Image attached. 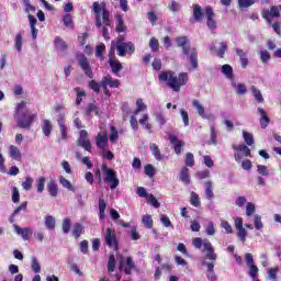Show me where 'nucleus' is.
<instances>
[{
  "label": "nucleus",
  "instance_id": "nucleus-1",
  "mask_svg": "<svg viewBox=\"0 0 281 281\" xmlns=\"http://www.w3.org/2000/svg\"><path fill=\"white\" fill-rule=\"evenodd\" d=\"M94 16H95V27L100 30L102 27V34L105 41H110L109 29L113 27V20H111V11L106 9L105 3L93 2L92 4Z\"/></svg>",
  "mask_w": 281,
  "mask_h": 281
},
{
  "label": "nucleus",
  "instance_id": "nucleus-2",
  "mask_svg": "<svg viewBox=\"0 0 281 281\" xmlns=\"http://www.w3.org/2000/svg\"><path fill=\"white\" fill-rule=\"evenodd\" d=\"M158 80L167 82V86H169L172 91L179 92L183 86L188 85V72H181L179 76L172 71L160 72Z\"/></svg>",
  "mask_w": 281,
  "mask_h": 281
},
{
  "label": "nucleus",
  "instance_id": "nucleus-3",
  "mask_svg": "<svg viewBox=\"0 0 281 281\" xmlns=\"http://www.w3.org/2000/svg\"><path fill=\"white\" fill-rule=\"evenodd\" d=\"M25 106H27L25 101L20 102L16 106V113L14 117L19 128L30 131V128H32V124H34V120H36V114H32L25 111Z\"/></svg>",
  "mask_w": 281,
  "mask_h": 281
},
{
  "label": "nucleus",
  "instance_id": "nucleus-4",
  "mask_svg": "<svg viewBox=\"0 0 281 281\" xmlns=\"http://www.w3.org/2000/svg\"><path fill=\"white\" fill-rule=\"evenodd\" d=\"M233 150H236L234 157L237 164H240V161H243V157H251V149H249V147L245 144L233 145Z\"/></svg>",
  "mask_w": 281,
  "mask_h": 281
},
{
  "label": "nucleus",
  "instance_id": "nucleus-5",
  "mask_svg": "<svg viewBox=\"0 0 281 281\" xmlns=\"http://www.w3.org/2000/svg\"><path fill=\"white\" fill-rule=\"evenodd\" d=\"M116 50L119 56L124 57L126 54H135V44L132 42L124 43L122 40L116 41Z\"/></svg>",
  "mask_w": 281,
  "mask_h": 281
},
{
  "label": "nucleus",
  "instance_id": "nucleus-6",
  "mask_svg": "<svg viewBox=\"0 0 281 281\" xmlns=\"http://www.w3.org/2000/svg\"><path fill=\"white\" fill-rule=\"evenodd\" d=\"M77 146L91 153V140L89 139V133L87 130H81L79 133V138L77 139Z\"/></svg>",
  "mask_w": 281,
  "mask_h": 281
},
{
  "label": "nucleus",
  "instance_id": "nucleus-7",
  "mask_svg": "<svg viewBox=\"0 0 281 281\" xmlns=\"http://www.w3.org/2000/svg\"><path fill=\"white\" fill-rule=\"evenodd\" d=\"M104 240H105V245H108V247H114V251H117V237L115 235V231L111 229V228H106L105 233H104Z\"/></svg>",
  "mask_w": 281,
  "mask_h": 281
},
{
  "label": "nucleus",
  "instance_id": "nucleus-8",
  "mask_svg": "<svg viewBox=\"0 0 281 281\" xmlns=\"http://www.w3.org/2000/svg\"><path fill=\"white\" fill-rule=\"evenodd\" d=\"M79 67L82 71L88 76V78H93V70H91V66L89 65V59L85 55H80L78 57Z\"/></svg>",
  "mask_w": 281,
  "mask_h": 281
},
{
  "label": "nucleus",
  "instance_id": "nucleus-9",
  "mask_svg": "<svg viewBox=\"0 0 281 281\" xmlns=\"http://www.w3.org/2000/svg\"><path fill=\"white\" fill-rule=\"evenodd\" d=\"M204 15L206 18V25L209 30H216L217 24H216V21L214 20V16H215L214 9H212V7H206L204 9Z\"/></svg>",
  "mask_w": 281,
  "mask_h": 281
},
{
  "label": "nucleus",
  "instance_id": "nucleus-10",
  "mask_svg": "<svg viewBox=\"0 0 281 281\" xmlns=\"http://www.w3.org/2000/svg\"><path fill=\"white\" fill-rule=\"evenodd\" d=\"M235 229L237 231V237L241 243L247 240V231L243 227V217L235 218Z\"/></svg>",
  "mask_w": 281,
  "mask_h": 281
},
{
  "label": "nucleus",
  "instance_id": "nucleus-11",
  "mask_svg": "<svg viewBox=\"0 0 281 281\" xmlns=\"http://www.w3.org/2000/svg\"><path fill=\"white\" fill-rule=\"evenodd\" d=\"M271 16H274L276 19H278L280 16V8L272 5L269 10H265L262 12V19H265L267 21V23L269 25H271Z\"/></svg>",
  "mask_w": 281,
  "mask_h": 281
},
{
  "label": "nucleus",
  "instance_id": "nucleus-12",
  "mask_svg": "<svg viewBox=\"0 0 281 281\" xmlns=\"http://www.w3.org/2000/svg\"><path fill=\"white\" fill-rule=\"evenodd\" d=\"M105 183H110L111 190H115L120 186V180L115 176L114 170H106V177L104 178Z\"/></svg>",
  "mask_w": 281,
  "mask_h": 281
},
{
  "label": "nucleus",
  "instance_id": "nucleus-13",
  "mask_svg": "<svg viewBox=\"0 0 281 281\" xmlns=\"http://www.w3.org/2000/svg\"><path fill=\"white\" fill-rule=\"evenodd\" d=\"M176 43L178 47H182V53L184 54V56L190 55V45H188L190 43V40H188L187 36L177 37Z\"/></svg>",
  "mask_w": 281,
  "mask_h": 281
},
{
  "label": "nucleus",
  "instance_id": "nucleus-14",
  "mask_svg": "<svg viewBox=\"0 0 281 281\" xmlns=\"http://www.w3.org/2000/svg\"><path fill=\"white\" fill-rule=\"evenodd\" d=\"M169 140L173 146V150H175L176 155H181V149L183 148V146H186V142L180 140L175 135H169Z\"/></svg>",
  "mask_w": 281,
  "mask_h": 281
},
{
  "label": "nucleus",
  "instance_id": "nucleus-15",
  "mask_svg": "<svg viewBox=\"0 0 281 281\" xmlns=\"http://www.w3.org/2000/svg\"><path fill=\"white\" fill-rule=\"evenodd\" d=\"M101 85L110 87L111 89H117V87L121 85V81L119 79H113L111 75H106L101 79Z\"/></svg>",
  "mask_w": 281,
  "mask_h": 281
},
{
  "label": "nucleus",
  "instance_id": "nucleus-16",
  "mask_svg": "<svg viewBox=\"0 0 281 281\" xmlns=\"http://www.w3.org/2000/svg\"><path fill=\"white\" fill-rule=\"evenodd\" d=\"M204 251H206V258L209 260H216L217 256L214 252V247L212 246V243L210 240L204 239L203 241Z\"/></svg>",
  "mask_w": 281,
  "mask_h": 281
},
{
  "label": "nucleus",
  "instance_id": "nucleus-17",
  "mask_svg": "<svg viewBox=\"0 0 281 281\" xmlns=\"http://www.w3.org/2000/svg\"><path fill=\"white\" fill-rule=\"evenodd\" d=\"M14 232L18 236H21L23 240H30V234H32V229L30 227L21 228L19 225H14Z\"/></svg>",
  "mask_w": 281,
  "mask_h": 281
},
{
  "label": "nucleus",
  "instance_id": "nucleus-18",
  "mask_svg": "<svg viewBox=\"0 0 281 281\" xmlns=\"http://www.w3.org/2000/svg\"><path fill=\"white\" fill-rule=\"evenodd\" d=\"M236 55L239 57L240 65L243 69H247L249 65V58H247V53L243 48H235Z\"/></svg>",
  "mask_w": 281,
  "mask_h": 281
},
{
  "label": "nucleus",
  "instance_id": "nucleus-19",
  "mask_svg": "<svg viewBox=\"0 0 281 281\" xmlns=\"http://www.w3.org/2000/svg\"><path fill=\"white\" fill-rule=\"evenodd\" d=\"M57 123L61 134V139H67V125H65V114L58 115Z\"/></svg>",
  "mask_w": 281,
  "mask_h": 281
},
{
  "label": "nucleus",
  "instance_id": "nucleus-20",
  "mask_svg": "<svg viewBox=\"0 0 281 281\" xmlns=\"http://www.w3.org/2000/svg\"><path fill=\"white\" fill-rule=\"evenodd\" d=\"M108 142H109V135L106 133L97 135V147L100 150H104V148H106Z\"/></svg>",
  "mask_w": 281,
  "mask_h": 281
},
{
  "label": "nucleus",
  "instance_id": "nucleus-21",
  "mask_svg": "<svg viewBox=\"0 0 281 281\" xmlns=\"http://www.w3.org/2000/svg\"><path fill=\"white\" fill-rule=\"evenodd\" d=\"M257 111H258L259 115H261V117H260L261 128H267L269 126V122H271V119H269L265 109L258 108Z\"/></svg>",
  "mask_w": 281,
  "mask_h": 281
},
{
  "label": "nucleus",
  "instance_id": "nucleus-22",
  "mask_svg": "<svg viewBox=\"0 0 281 281\" xmlns=\"http://www.w3.org/2000/svg\"><path fill=\"white\" fill-rule=\"evenodd\" d=\"M179 180L184 183V186H190V169H188V167L181 169Z\"/></svg>",
  "mask_w": 281,
  "mask_h": 281
},
{
  "label": "nucleus",
  "instance_id": "nucleus-23",
  "mask_svg": "<svg viewBox=\"0 0 281 281\" xmlns=\"http://www.w3.org/2000/svg\"><path fill=\"white\" fill-rule=\"evenodd\" d=\"M109 63L112 69V74H114L115 76H120V72L123 69L122 63H120L119 59H112V60H109Z\"/></svg>",
  "mask_w": 281,
  "mask_h": 281
},
{
  "label": "nucleus",
  "instance_id": "nucleus-24",
  "mask_svg": "<svg viewBox=\"0 0 281 281\" xmlns=\"http://www.w3.org/2000/svg\"><path fill=\"white\" fill-rule=\"evenodd\" d=\"M54 128V125L52 124V121L44 120L42 123V131L46 137H49L52 135V131Z\"/></svg>",
  "mask_w": 281,
  "mask_h": 281
},
{
  "label": "nucleus",
  "instance_id": "nucleus-25",
  "mask_svg": "<svg viewBox=\"0 0 281 281\" xmlns=\"http://www.w3.org/2000/svg\"><path fill=\"white\" fill-rule=\"evenodd\" d=\"M193 19L198 23L203 21V9H201V5L199 4H193Z\"/></svg>",
  "mask_w": 281,
  "mask_h": 281
},
{
  "label": "nucleus",
  "instance_id": "nucleus-26",
  "mask_svg": "<svg viewBox=\"0 0 281 281\" xmlns=\"http://www.w3.org/2000/svg\"><path fill=\"white\" fill-rule=\"evenodd\" d=\"M54 45H55L56 49H58L59 52H67V49H68L67 42L61 40L60 36H57L55 38Z\"/></svg>",
  "mask_w": 281,
  "mask_h": 281
},
{
  "label": "nucleus",
  "instance_id": "nucleus-27",
  "mask_svg": "<svg viewBox=\"0 0 281 281\" xmlns=\"http://www.w3.org/2000/svg\"><path fill=\"white\" fill-rule=\"evenodd\" d=\"M192 106H193V109L196 110L200 117H205V108L203 106V104H201L200 100H196V99L193 100L192 101Z\"/></svg>",
  "mask_w": 281,
  "mask_h": 281
},
{
  "label": "nucleus",
  "instance_id": "nucleus-28",
  "mask_svg": "<svg viewBox=\"0 0 281 281\" xmlns=\"http://www.w3.org/2000/svg\"><path fill=\"white\" fill-rule=\"evenodd\" d=\"M233 89H235L237 95H245L247 93V86L245 83L232 82Z\"/></svg>",
  "mask_w": 281,
  "mask_h": 281
},
{
  "label": "nucleus",
  "instance_id": "nucleus-29",
  "mask_svg": "<svg viewBox=\"0 0 281 281\" xmlns=\"http://www.w3.org/2000/svg\"><path fill=\"white\" fill-rule=\"evenodd\" d=\"M250 91H251L255 100L257 102H259V104H262V102H265V97H262V92H260V90L258 88H256V86H251Z\"/></svg>",
  "mask_w": 281,
  "mask_h": 281
},
{
  "label": "nucleus",
  "instance_id": "nucleus-30",
  "mask_svg": "<svg viewBox=\"0 0 281 281\" xmlns=\"http://www.w3.org/2000/svg\"><path fill=\"white\" fill-rule=\"evenodd\" d=\"M222 74L228 78V80H234V68H232L229 64L222 66Z\"/></svg>",
  "mask_w": 281,
  "mask_h": 281
},
{
  "label": "nucleus",
  "instance_id": "nucleus-31",
  "mask_svg": "<svg viewBox=\"0 0 281 281\" xmlns=\"http://www.w3.org/2000/svg\"><path fill=\"white\" fill-rule=\"evenodd\" d=\"M9 153L12 159H14L15 161H21V150L19 149V147L11 145L9 147Z\"/></svg>",
  "mask_w": 281,
  "mask_h": 281
},
{
  "label": "nucleus",
  "instance_id": "nucleus-32",
  "mask_svg": "<svg viewBox=\"0 0 281 281\" xmlns=\"http://www.w3.org/2000/svg\"><path fill=\"white\" fill-rule=\"evenodd\" d=\"M189 60L192 69H196L199 67V58L195 48H193L191 54L189 55Z\"/></svg>",
  "mask_w": 281,
  "mask_h": 281
},
{
  "label": "nucleus",
  "instance_id": "nucleus-33",
  "mask_svg": "<svg viewBox=\"0 0 281 281\" xmlns=\"http://www.w3.org/2000/svg\"><path fill=\"white\" fill-rule=\"evenodd\" d=\"M206 278L211 281L216 280V273L214 272V262L206 263Z\"/></svg>",
  "mask_w": 281,
  "mask_h": 281
},
{
  "label": "nucleus",
  "instance_id": "nucleus-34",
  "mask_svg": "<svg viewBox=\"0 0 281 281\" xmlns=\"http://www.w3.org/2000/svg\"><path fill=\"white\" fill-rule=\"evenodd\" d=\"M149 148L151 150V155H154L155 159H157V161H161V159H164V157L161 156V151L159 150V147L157 146V144L153 143L149 145Z\"/></svg>",
  "mask_w": 281,
  "mask_h": 281
},
{
  "label": "nucleus",
  "instance_id": "nucleus-35",
  "mask_svg": "<svg viewBox=\"0 0 281 281\" xmlns=\"http://www.w3.org/2000/svg\"><path fill=\"white\" fill-rule=\"evenodd\" d=\"M59 183L63 186V188H66V190H69V192H76V188L69 180H67L65 177H59Z\"/></svg>",
  "mask_w": 281,
  "mask_h": 281
},
{
  "label": "nucleus",
  "instance_id": "nucleus-36",
  "mask_svg": "<svg viewBox=\"0 0 281 281\" xmlns=\"http://www.w3.org/2000/svg\"><path fill=\"white\" fill-rule=\"evenodd\" d=\"M47 190H48L50 196H58V184H56V182H54V180H50L47 183Z\"/></svg>",
  "mask_w": 281,
  "mask_h": 281
},
{
  "label": "nucleus",
  "instance_id": "nucleus-37",
  "mask_svg": "<svg viewBox=\"0 0 281 281\" xmlns=\"http://www.w3.org/2000/svg\"><path fill=\"white\" fill-rule=\"evenodd\" d=\"M205 196L209 201L214 199V189L212 187V181L205 182Z\"/></svg>",
  "mask_w": 281,
  "mask_h": 281
},
{
  "label": "nucleus",
  "instance_id": "nucleus-38",
  "mask_svg": "<svg viewBox=\"0 0 281 281\" xmlns=\"http://www.w3.org/2000/svg\"><path fill=\"white\" fill-rule=\"evenodd\" d=\"M44 224L46 229H54L56 227V218L52 215H47Z\"/></svg>",
  "mask_w": 281,
  "mask_h": 281
},
{
  "label": "nucleus",
  "instance_id": "nucleus-39",
  "mask_svg": "<svg viewBox=\"0 0 281 281\" xmlns=\"http://www.w3.org/2000/svg\"><path fill=\"white\" fill-rule=\"evenodd\" d=\"M133 270H135V262H133L132 257H127L126 258V268H125L126 276H131V273H133Z\"/></svg>",
  "mask_w": 281,
  "mask_h": 281
},
{
  "label": "nucleus",
  "instance_id": "nucleus-40",
  "mask_svg": "<svg viewBox=\"0 0 281 281\" xmlns=\"http://www.w3.org/2000/svg\"><path fill=\"white\" fill-rule=\"evenodd\" d=\"M209 146H216L218 144L217 135H216V130L214 128V125L211 126V138L207 142Z\"/></svg>",
  "mask_w": 281,
  "mask_h": 281
},
{
  "label": "nucleus",
  "instance_id": "nucleus-41",
  "mask_svg": "<svg viewBox=\"0 0 281 281\" xmlns=\"http://www.w3.org/2000/svg\"><path fill=\"white\" fill-rule=\"evenodd\" d=\"M116 32H126V25H124V20L122 19V15L116 16Z\"/></svg>",
  "mask_w": 281,
  "mask_h": 281
},
{
  "label": "nucleus",
  "instance_id": "nucleus-42",
  "mask_svg": "<svg viewBox=\"0 0 281 281\" xmlns=\"http://www.w3.org/2000/svg\"><path fill=\"white\" fill-rule=\"evenodd\" d=\"M106 210V202H104L103 198L99 199V218L102 221L104 218V212Z\"/></svg>",
  "mask_w": 281,
  "mask_h": 281
},
{
  "label": "nucleus",
  "instance_id": "nucleus-43",
  "mask_svg": "<svg viewBox=\"0 0 281 281\" xmlns=\"http://www.w3.org/2000/svg\"><path fill=\"white\" fill-rule=\"evenodd\" d=\"M14 47L18 52H21L23 49V33H18L15 35V44Z\"/></svg>",
  "mask_w": 281,
  "mask_h": 281
},
{
  "label": "nucleus",
  "instance_id": "nucleus-44",
  "mask_svg": "<svg viewBox=\"0 0 281 281\" xmlns=\"http://www.w3.org/2000/svg\"><path fill=\"white\" fill-rule=\"evenodd\" d=\"M190 203L191 205H193V207L201 206V200L199 198V194H196V192H191Z\"/></svg>",
  "mask_w": 281,
  "mask_h": 281
},
{
  "label": "nucleus",
  "instance_id": "nucleus-45",
  "mask_svg": "<svg viewBox=\"0 0 281 281\" xmlns=\"http://www.w3.org/2000/svg\"><path fill=\"white\" fill-rule=\"evenodd\" d=\"M243 137L244 140L246 142L247 146H254V134L243 131Z\"/></svg>",
  "mask_w": 281,
  "mask_h": 281
},
{
  "label": "nucleus",
  "instance_id": "nucleus-46",
  "mask_svg": "<svg viewBox=\"0 0 281 281\" xmlns=\"http://www.w3.org/2000/svg\"><path fill=\"white\" fill-rule=\"evenodd\" d=\"M238 3V8H240V10L245 9V8H251V5H254V3H256V1L254 0H237Z\"/></svg>",
  "mask_w": 281,
  "mask_h": 281
},
{
  "label": "nucleus",
  "instance_id": "nucleus-47",
  "mask_svg": "<svg viewBox=\"0 0 281 281\" xmlns=\"http://www.w3.org/2000/svg\"><path fill=\"white\" fill-rule=\"evenodd\" d=\"M142 223L147 229H153V217L150 215H144Z\"/></svg>",
  "mask_w": 281,
  "mask_h": 281
},
{
  "label": "nucleus",
  "instance_id": "nucleus-48",
  "mask_svg": "<svg viewBox=\"0 0 281 281\" xmlns=\"http://www.w3.org/2000/svg\"><path fill=\"white\" fill-rule=\"evenodd\" d=\"M31 269L32 271H34V273H41V263L38 262V259H36V257H32Z\"/></svg>",
  "mask_w": 281,
  "mask_h": 281
},
{
  "label": "nucleus",
  "instance_id": "nucleus-49",
  "mask_svg": "<svg viewBox=\"0 0 281 281\" xmlns=\"http://www.w3.org/2000/svg\"><path fill=\"white\" fill-rule=\"evenodd\" d=\"M34 183V179L31 177H26L25 181L22 182L23 190H26V192H30L32 190V184Z\"/></svg>",
  "mask_w": 281,
  "mask_h": 281
},
{
  "label": "nucleus",
  "instance_id": "nucleus-50",
  "mask_svg": "<svg viewBox=\"0 0 281 281\" xmlns=\"http://www.w3.org/2000/svg\"><path fill=\"white\" fill-rule=\"evenodd\" d=\"M115 256L114 255H111L109 257V261H108V271L110 273H113V271H115Z\"/></svg>",
  "mask_w": 281,
  "mask_h": 281
},
{
  "label": "nucleus",
  "instance_id": "nucleus-51",
  "mask_svg": "<svg viewBox=\"0 0 281 281\" xmlns=\"http://www.w3.org/2000/svg\"><path fill=\"white\" fill-rule=\"evenodd\" d=\"M80 234H82V224L77 223L74 225L72 236H75V238H80Z\"/></svg>",
  "mask_w": 281,
  "mask_h": 281
},
{
  "label": "nucleus",
  "instance_id": "nucleus-52",
  "mask_svg": "<svg viewBox=\"0 0 281 281\" xmlns=\"http://www.w3.org/2000/svg\"><path fill=\"white\" fill-rule=\"evenodd\" d=\"M257 172L258 175H261V177H269V168L265 165H258Z\"/></svg>",
  "mask_w": 281,
  "mask_h": 281
},
{
  "label": "nucleus",
  "instance_id": "nucleus-53",
  "mask_svg": "<svg viewBox=\"0 0 281 281\" xmlns=\"http://www.w3.org/2000/svg\"><path fill=\"white\" fill-rule=\"evenodd\" d=\"M259 55L263 65H267V63L271 60V54H269L268 50H261Z\"/></svg>",
  "mask_w": 281,
  "mask_h": 281
},
{
  "label": "nucleus",
  "instance_id": "nucleus-54",
  "mask_svg": "<svg viewBox=\"0 0 281 281\" xmlns=\"http://www.w3.org/2000/svg\"><path fill=\"white\" fill-rule=\"evenodd\" d=\"M225 52H227V43L221 42L220 48L216 50V54L217 56H220V58H223V56H225Z\"/></svg>",
  "mask_w": 281,
  "mask_h": 281
},
{
  "label": "nucleus",
  "instance_id": "nucleus-55",
  "mask_svg": "<svg viewBox=\"0 0 281 281\" xmlns=\"http://www.w3.org/2000/svg\"><path fill=\"white\" fill-rule=\"evenodd\" d=\"M63 232L67 234L71 229V220L69 217L64 218L63 221Z\"/></svg>",
  "mask_w": 281,
  "mask_h": 281
},
{
  "label": "nucleus",
  "instance_id": "nucleus-56",
  "mask_svg": "<svg viewBox=\"0 0 281 281\" xmlns=\"http://www.w3.org/2000/svg\"><path fill=\"white\" fill-rule=\"evenodd\" d=\"M186 166H188L189 168H192V166H194V154L193 153H187Z\"/></svg>",
  "mask_w": 281,
  "mask_h": 281
},
{
  "label": "nucleus",
  "instance_id": "nucleus-57",
  "mask_svg": "<svg viewBox=\"0 0 281 281\" xmlns=\"http://www.w3.org/2000/svg\"><path fill=\"white\" fill-rule=\"evenodd\" d=\"M63 22L66 27H70V30H74V20L71 19V15L66 14L63 19Z\"/></svg>",
  "mask_w": 281,
  "mask_h": 281
},
{
  "label": "nucleus",
  "instance_id": "nucleus-58",
  "mask_svg": "<svg viewBox=\"0 0 281 281\" xmlns=\"http://www.w3.org/2000/svg\"><path fill=\"white\" fill-rule=\"evenodd\" d=\"M77 93L76 104H81L82 98L87 95V93L83 90H80V88L75 89Z\"/></svg>",
  "mask_w": 281,
  "mask_h": 281
},
{
  "label": "nucleus",
  "instance_id": "nucleus-59",
  "mask_svg": "<svg viewBox=\"0 0 281 281\" xmlns=\"http://www.w3.org/2000/svg\"><path fill=\"white\" fill-rule=\"evenodd\" d=\"M11 199L14 203H19L21 201V194L19 193V189L16 187H13Z\"/></svg>",
  "mask_w": 281,
  "mask_h": 281
},
{
  "label": "nucleus",
  "instance_id": "nucleus-60",
  "mask_svg": "<svg viewBox=\"0 0 281 281\" xmlns=\"http://www.w3.org/2000/svg\"><path fill=\"white\" fill-rule=\"evenodd\" d=\"M149 47L151 52H157L159 49V40L151 37L149 41Z\"/></svg>",
  "mask_w": 281,
  "mask_h": 281
},
{
  "label": "nucleus",
  "instance_id": "nucleus-61",
  "mask_svg": "<svg viewBox=\"0 0 281 281\" xmlns=\"http://www.w3.org/2000/svg\"><path fill=\"white\" fill-rule=\"evenodd\" d=\"M168 8L171 12H179V10H181V4L175 0H171Z\"/></svg>",
  "mask_w": 281,
  "mask_h": 281
},
{
  "label": "nucleus",
  "instance_id": "nucleus-62",
  "mask_svg": "<svg viewBox=\"0 0 281 281\" xmlns=\"http://www.w3.org/2000/svg\"><path fill=\"white\" fill-rule=\"evenodd\" d=\"M106 49V46L104 44H99L95 48V56L97 58H103L102 54H104V50Z\"/></svg>",
  "mask_w": 281,
  "mask_h": 281
},
{
  "label": "nucleus",
  "instance_id": "nucleus-63",
  "mask_svg": "<svg viewBox=\"0 0 281 281\" xmlns=\"http://www.w3.org/2000/svg\"><path fill=\"white\" fill-rule=\"evenodd\" d=\"M146 199L148 203H150V205H153L154 207H159L161 205L159 201H157V198H155V195L153 194L147 195Z\"/></svg>",
  "mask_w": 281,
  "mask_h": 281
},
{
  "label": "nucleus",
  "instance_id": "nucleus-64",
  "mask_svg": "<svg viewBox=\"0 0 281 281\" xmlns=\"http://www.w3.org/2000/svg\"><path fill=\"white\" fill-rule=\"evenodd\" d=\"M254 223L256 229H262V227H265V225L262 224V217L260 215H255Z\"/></svg>",
  "mask_w": 281,
  "mask_h": 281
}]
</instances>
